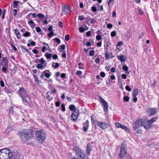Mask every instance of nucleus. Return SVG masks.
I'll use <instances>...</instances> for the list:
<instances>
[{"instance_id":"1","label":"nucleus","mask_w":159,"mask_h":159,"mask_svg":"<svg viewBox=\"0 0 159 159\" xmlns=\"http://www.w3.org/2000/svg\"><path fill=\"white\" fill-rule=\"evenodd\" d=\"M22 141L25 142L33 137L32 131L29 129H24L18 133Z\"/></svg>"},{"instance_id":"2","label":"nucleus","mask_w":159,"mask_h":159,"mask_svg":"<svg viewBox=\"0 0 159 159\" xmlns=\"http://www.w3.org/2000/svg\"><path fill=\"white\" fill-rule=\"evenodd\" d=\"M13 155L12 152L8 148L0 150V159H11Z\"/></svg>"},{"instance_id":"3","label":"nucleus","mask_w":159,"mask_h":159,"mask_svg":"<svg viewBox=\"0 0 159 159\" xmlns=\"http://www.w3.org/2000/svg\"><path fill=\"white\" fill-rule=\"evenodd\" d=\"M18 92L23 102H26L29 104L28 99L30 100V98L24 88L23 87L20 88L18 90Z\"/></svg>"},{"instance_id":"4","label":"nucleus","mask_w":159,"mask_h":159,"mask_svg":"<svg viewBox=\"0 0 159 159\" xmlns=\"http://www.w3.org/2000/svg\"><path fill=\"white\" fill-rule=\"evenodd\" d=\"M35 134L37 139L39 141H41L42 143L44 141L46 137L45 132L41 129L36 131Z\"/></svg>"},{"instance_id":"5","label":"nucleus","mask_w":159,"mask_h":159,"mask_svg":"<svg viewBox=\"0 0 159 159\" xmlns=\"http://www.w3.org/2000/svg\"><path fill=\"white\" fill-rule=\"evenodd\" d=\"M73 150L75 151V155L80 158L84 157L85 155L84 151L82 149L77 146H75L73 148Z\"/></svg>"},{"instance_id":"6","label":"nucleus","mask_w":159,"mask_h":159,"mask_svg":"<svg viewBox=\"0 0 159 159\" xmlns=\"http://www.w3.org/2000/svg\"><path fill=\"white\" fill-rule=\"evenodd\" d=\"M126 147L125 144L123 143L121 145L120 151L119 154V157L121 159H123L126 154V150H125Z\"/></svg>"},{"instance_id":"7","label":"nucleus","mask_w":159,"mask_h":159,"mask_svg":"<svg viewBox=\"0 0 159 159\" xmlns=\"http://www.w3.org/2000/svg\"><path fill=\"white\" fill-rule=\"evenodd\" d=\"M142 123H143V119H139L134 122L132 124V128L134 130L137 129L139 127L142 126Z\"/></svg>"},{"instance_id":"8","label":"nucleus","mask_w":159,"mask_h":159,"mask_svg":"<svg viewBox=\"0 0 159 159\" xmlns=\"http://www.w3.org/2000/svg\"><path fill=\"white\" fill-rule=\"evenodd\" d=\"M98 98L100 99V102L102 104V105L103 107L104 111L106 112H107L108 111V103L100 96H99Z\"/></svg>"},{"instance_id":"9","label":"nucleus","mask_w":159,"mask_h":159,"mask_svg":"<svg viewBox=\"0 0 159 159\" xmlns=\"http://www.w3.org/2000/svg\"><path fill=\"white\" fill-rule=\"evenodd\" d=\"M142 126L144 127V128L146 130H148L151 129L152 127V124L149 123L148 120H143Z\"/></svg>"},{"instance_id":"10","label":"nucleus","mask_w":159,"mask_h":159,"mask_svg":"<svg viewBox=\"0 0 159 159\" xmlns=\"http://www.w3.org/2000/svg\"><path fill=\"white\" fill-rule=\"evenodd\" d=\"M146 110L149 113V116H153L157 113V109L155 107L148 108Z\"/></svg>"},{"instance_id":"11","label":"nucleus","mask_w":159,"mask_h":159,"mask_svg":"<svg viewBox=\"0 0 159 159\" xmlns=\"http://www.w3.org/2000/svg\"><path fill=\"white\" fill-rule=\"evenodd\" d=\"M97 125L101 128L104 129H107L108 126V124L107 123L101 121H98Z\"/></svg>"},{"instance_id":"12","label":"nucleus","mask_w":159,"mask_h":159,"mask_svg":"<svg viewBox=\"0 0 159 159\" xmlns=\"http://www.w3.org/2000/svg\"><path fill=\"white\" fill-rule=\"evenodd\" d=\"M115 125L117 127L119 128H120L126 132L129 131V129L126 126L118 122L116 123Z\"/></svg>"},{"instance_id":"13","label":"nucleus","mask_w":159,"mask_h":159,"mask_svg":"<svg viewBox=\"0 0 159 159\" xmlns=\"http://www.w3.org/2000/svg\"><path fill=\"white\" fill-rule=\"evenodd\" d=\"M62 12L65 14L70 13L71 11L69 7H66V6L63 7L62 8Z\"/></svg>"},{"instance_id":"14","label":"nucleus","mask_w":159,"mask_h":159,"mask_svg":"<svg viewBox=\"0 0 159 159\" xmlns=\"http://www.w3.org/2000/svg\"><path fill=\"white\" fill-rule=\"evenodd\" d=\"M79 115V113L73 112L71 115V119L73 121L76 120Z\"/></svg>"},{"instance_id":"15","label":"nucleus","mask_w":159,"mask_h":159,"mask_svg":"<svg viewBox=\"0 0 159 159\" xmlns=\"http://www.w3.org/2000/svg\"><path fill=\"white\" fill-rule=\"evenodd\" d=\"M83 130L84 131H87L89 127V121L88 120H86V122L83 123Z\"/></svg>"},{"instance_id":"16","label":"nucleus","mask_w":159,"mask_h":159,"mask_svg":"<svg viewBox=\"0 0 159 159\" xmlns=\"http://www.w3.org/2000/svg\"><path fill=\"white\" fill-rule=\"evenodd\" d=\"M69 109L70 111H72L73 112L75 113H79V111L78 109H76L75 105L72 104L69 106Z\"/></svg>"},{"instance_id":"17","label":"nucleus","mask_w":159,"mask_h":159,"mask_svg":"<svg viewBox=\"0 0 159 159\" xmlns=\"http://www.w3.org/2000/svg\"><path fill=\"white\" fill-rule=\"evenodd\" d=\"M92 150V148L91 145L89 143H88L87 144L86 149V153L88 155H90V152Z\"/></svg>"},{"instance_id":"18","label":"nucleus","mask_w":159,"mask_h":159,"mask_svg":"<svg viewBox=\"0 0 159 159\" xmlns=\"http://www.w3.org/2000/svg\"><path fill=\"white\" fill-rule=\"evenodd\" d=\"M2 67L1 69L2 72L5 73L7 70V68L8 67V62H6L4 64H2Z\"/></svg>"},{"instance_id":"19","label":"nucleus","mask_w":159,"mask_h":159,"mask_svg":"<svg viewBox=\"0 0 159 159\" xmlns=\"http://www.w3.org/2000/svg\"><path fill=\"white\" fill-rule=\"evenodd\" d=\"M43 73L44 76L47 78H49L51 75L52 74L48 70H45L43 72Z\"/></svg>"},{"instance_id":"20","label":"nucleus","mask_w":159,"mask_h":159,"mask_svg":"<svg viewBox=\"0 0 159 159\" xmlns=\"http://www.w3.org/2000/svg\"><path fill=\"white\" fill-rule=\"evenodd\" d=\"M108 50V48H106V51L105 50V57L106 58V60H107L108 59L110 58H113V57H114V56H110L109 53L108 52H107V51Z\"/></svg>"},{"instance_id":"21","label":"nucleus","mask_w":159,"mask_h":159,"mask_svg":"<svg viewBox=\"0 0 159 159\" xmlns=\"http://www.w3.org/2000/svg\"><path fill=\"white\" fill-rule=\"evenodd\" d=\"M158 119V117L157 116H156L150 120H149V123L152 125L153 123L156 122Z\"/></svg>"},{"instance_id":"22","label":"nucleus","mask_w":159,"mask_h":159,"mask_svg":"<svg viewBox=\"0 0 159 159\" xmlns=\"http://www.w3.org/2000/svg\"><path fill=\"white\" fill-rule=\"evenodd\" d=\"M46 95V97L48 101H50L53 99V97L51 96L49 94V92H47Z\"/></svg>"},{"instance_id":"23","label":"nucleus","mask_w":159,"mask_h":159,"mask_svg":"<svg viewBox=\"0 0 159 159\" xmlns=\"http://www.w3.org/2000/svg\"><path fill=\"white\" fill-rule=\"evenodd\" d=\"M15 34L16 35L17 38L18 39H20L21 35L19 30L17 29L15 30Z\"/></svg>"},{"instance_id":"24","label":"nucleus","mask_w":159,"mask_h":159,"mask_svg":"<svg viewBox=\"0 0 159 159\" xmlns=\"http://www.w3.org/2000/svg\"><path fill=\"white\" fill-rule=\"evenodd\" d=\"M118 59L121 62L125 61H126L125 59V57L123 55L118 56Z\"/></svg>"},{"instance_id":"25","label":"nucleus","mask_w":159,"mask_h":159,"mask_svg":"<svg viewBox=\"0 0 159 159\" xmlns=\"http://www.w3.org/2000/svg\"><path fill=\"white\" fill-rule=\"evenodd\" d=\"M35 61L36 62L41 63H40L42 64H44L45 62V60L43 58H41L40 60L37 59L35 60Z\"/></svg>"},{"instance_id":"26","label":"nucleus","mask_w":159,"mask_h":159,"mask_svg":"<svg viewBox=\"0 0 159 159\" xmlns=\"http://www.w3.org/2000/svg\"><path fill=\"white\" fill-rule=\"evenodd\" d=\"M122 69L123 70L125 71V73L127 75L129 74V72L128 71V68L126 66L123 65L122 67Z\"/></svg>"},{"instance_id":"27","label":"nucleus","mask_w":159,"mask_h":159,"mask_svg":"<svg viewBox=\"0 0 159 159\" xmlns=\"http://www.w3.org/2000/svg\"><path fill=\"white\" fill-rule=\"evenodd\" d=\"M46 65L47 63H46L45 65H43V64L39 63L37 64L36 67L38 69H43V68H45Z\"/></svg>"},{"instance_id":"28","label":"nucleus","mask_w":159,"mask_h":159,"mask_svg":"<svg viewBox=\"0 0 159 159\" xmlns=\"http://www.w3.org/2000/svg\"><path fill=\"white\" fill-rule=\"evenodd\" d=\"M20 2L18 1H14L13 2V7L14 8H17V7L19 3H20ZM21 4L23 3L22 2H20Z\"/></svg>"},{"instance_id":"29","label":"nucleus","mask_w":159,"mask_h":159,"mask_svg":"<svg viewBox=\"0 0 159 159\" xmlns=\"http://www.w3.org/2000/svg\"><path fill=\"white\" fill-rule=\"evenodd\" d=\"M28 23L29 25H30L31 26L32 28L34 27L35 25L34 21L31 20L28 21Z\"/></svg>"},{"instance_id":"30","label":"nucleus","mask_w":159,"mask_h":159,"mask_svg":"<svg viewBox=\"0 0 159 159\" xmlns=\"http://www.w3.org/2000/svg\"><path fill=\"white\" fill-rule=\"evenodd\" d=\"M59 66V64L58 63L53 62L52 64V67L56 68H58Z\"/></svg>"},{"instance_id":"31","label":"nucleus","mask_w":159,"mask_h":159,"mask_svg":"<svg viewBox=\"0 0 159 159\" xmlns=\"http://www.w3.org/2000/svg\"><path fill=\"white\" fill-rule=\"evenodd\" d=\"M37 16L41 20H43L44 17V15L42 13L38 14L37 15Z\"/></svg>"},{"instance_id":"32","label":"nucleus","mask_w":159,"mask_h":159,"mask_svg":"<svg viewBox=\"0 0 159 159\" xmlns=\"http://www.w3.org/2000/svg\"><path fill=\"white\" fill-rule=\"evenodd\" d=\"M88 20H90V23L92 24H94L96 22V21L95 19H94L93 18H89Z\"/></svg>"},{"instance_id":"33","label":"nucleus","mask_w":159,"mask_h":159,"mask_svg":"<svg viewBox=\"0 0 159 159\" xmlns=\"http://www.w3.org/2000/svg\"><path fill=\"white\" fill-rule=\"evenodd\" d=\"M45 56L46 57L47 59L51 58V57L52 56L51 54L46 53L45 54Z\"/></svg>"},{"instance_id":"34","label":"nucleus","mask_w":159,"mask_h":159,"mask_svg":"<svg viewBox=\"0 0 159 159\" xmlns=\"http://www.w3.org/2000/svg\"><path fill=\"white\" fill-rule=\"evenodd\" d=\"M31 15H32L33 17L34 18H36L37 17V15L35 13H30L27 16L26 18H29V16H30Z\"/></svg>"},{"instance_id":"35","label":"nucleus","mask_w":159,"mask_h":159,"mask_svg":"<svg viewBox=\"0 0 159 159\" xmlns=\"http://www.w3.org/2000/svg\"><path fill=\"white\" fill-rule=\"evenodd\" d=\"M22 36L25 37L30 36V33L29 32L26 31L25 33L22 34Z\"/></svg>"},{"instance_id":"36","label":"nucleus","mask_w":159,"mask_h":159,"mask_svg":"<svg viewBox=\"0 0 159 159\" xmlns=\"http://www.w3.org/2000/svg\"><path fill=\"white\" fill-rule=\"evenodd\" d=\"M139 93V92L138 89H135L134 90V91L133 96H136L137 95H138Z\"/></svg>"},{"instance_id":"37","label":"nucleus","mask_w":159,"mask_h":159,"mask_svg":"<svg viewBox=\"0 0 159 159\" xmlns=\"http://www.w3.org/2000/svg\"><path fill=\"white\" fill-rule=\"evenodd\" d=\"M129 98L127 96H125L123 98V100L124 101H125V102H129Z\"/></svg>"},{"instance_id":"38","label":"nucleus","mask_w":159,"mask_h":159,"mask_svg":"<svg viewBox=\"0 0 159 159\" xmlns=\"http://www.w3.org/2000/svg\"><path fill=\"white\" fill-rule=\"evenodd\" d=\"M10 44L12 48H13L14 50L15 51H17V48L15 47V46L11 43V42H10Z\"/></svg>"},{"instance_id":"39","label":"nucleus","mask_w":159,"mask_h":159,"mask_svg":"<svg viewBox=\"0 0 159 159\" xmlns=\"http://www.w3.org/2000/svg\"><path fill=\"white\" fill-rule=\"evenodd\" d=\"M138 10L139 14L140 15H143V12L141 8L138 7Z\"/></svg>"},{"instance_id":"40","label":"nucleus","mask_w":159,"mask_h":159,"mask_svg":"<svg viewBox=\"0 0 159 159\" xmlns=\"http://www.w3.org/2000/svg\"><path fill=\"white\" fill-rule=\"evenodd\" d=\"M53 40L55 42H57L58 44L61 43L60 40L58 38H56L53 39Z\"/></svg>"},{"instance_id":"41","label":"nucleus","mask_w":159,"mask_h":159,"mask_svg":"<svg viewBox=\"0 0 159 159\" xmlns=\"http://www.w3.org/2000/svg\"><path fill=\"white\" fill-rule=\"evenodd\" d=\"M79 68L80 69H84V68L83 66V64L81 63L80 62L79 63Z\"/></svg>"},{"instance_id":"42","label":"nucleus","mask_w":159,"mask_h":159,"mask_svg":"<svg viewBox=\"0 0 159 159\" xmlns=\"http://www.w3.org/2000/svg\"><path fill=\"white\" fill-rule=\"evenodd\" d=\"M111 36L112 37H114L116 35V33L115 31H112L111 33Z\"/></svg>"},{"instance_id":"43","label":"nucleus","mask_w":159,"mask_h":159,"mask_svg":"<svg viewBox=\"0 0 159 159\" xmlns=\"http://www.w3.org/2000/svg\"><path fill=\"white\" fill-rule=\"evenodd\" d=\"M79 31L81 33L84 32L85 31V29L82 27H80L79 28Z\"/></svg>"},{"instance_id":"44","label":"nucleus","mask_w":159,"mask_h":159,"mask_svg":"<svg viewBox=\"0 0 159 159\" xmlns=\"http://www.w3.org/2000/svg\"><path fill=\"white\" fill-rule=\"evenodd\" d=\"M125 88L129 92L131 90V88L128 85H127L125 86Z\"/></svg>"},{"instance_id":"45","label":"nucleus","mask_w":159,"mask_h":159,"mask_svg":"<svg viewBox=\"0 0 159 159\" xmlns=\"http://www.w3.org/2000/svg\"><path fill=\"white\" fill-rule=\"evenodd\" d=\"M61 110L62 111H65L66 110L64 104H62L61 105Z\"/></svg>"},{"instance_id":"46","label":"nucleus","mask_w":159,"mask_h":159,"mask_svg":"<svg viewBox=\"0 0 159 159\" xmlns=\"http://www.w3.org/2000/svg\"><path fill=\"white\" fill-rule=\"evenodd\" d=\"M96 39L97 40L99 41L102 39V37L100 35L98 34L96 36Z\"/></svg>"},{"instance_id":"47","label":"nucleus","mask_w":159,"mask_h":159,"mask_svg":"<svg viewBox=\"0 0 159 159\" xmlns=\"http://www.w3.org/2000/svg\"><path fill=\"white\" fill-rule=\"evenodd\" d=\"M94 50H91L89 53V55L90 56H92L94 55Z\"/></svg>"},{"instance_id":"48","label":"nucleus","mask_w":159,"mask_h":159,"mask_svg":"<svg viewBox=\"0 0 159 159\" xmlns=\"http://www.w3.org/2000/svg\"><path fill=\"white\" fill-rule=\"evenodd\" d=\"M4 89L5 90V92L8 93H11V91L8 89V88L7 87H5L4 88Z\"/></svg>"},{"instance_id":"49","label":"nucleus","mask_w":159,"mask_h":159,"mask_svg":"<svg viewBox=\"0 0 159 159\" xmlns=\"http://www.w3.org/2000/svg\"><path fill=\"white\" fill-rule=\"evenodd\" d=\"M94 119L95 116L93 115H92L91 116V121L92 123L94 124L95 123V120Z\"/></svg>"},{"instance_id":"50","label":"nucleus","mask_w":159,"mask_h":159,"mask_svg":"<svg viewBox=\"0 0 159 159\" xmlns=\"http://www.w3.org/2000/svg\"><path fill=\"white\" fill-rule=\"evenodd\" d=\"M111 67V65L106 66H105V69H106V70L107 71H108L109 70Z\"/></svg>"},{"instance_id":"51","label":"nucleus","mask_w":159,"mask_h":159,"mask_svg":"<svg viewBox=\"0 0 159 159\" xmlns=\"http://www.w3.org/2000/svg\"><path fill=\"white\" fill-rule=\"evenodd\" d=\"M91 9L93 12H95L97 11V9L95 6H93L91 7Z\"/></svg>"},{"instance_id":"52","label":"nucleus","mask_w":159,"mask_h":159,"mask_svg":"<svg viewBox=\"0 0 159 159\" xmlns=\"http://www.w3.org/2000/svg\"><path fill=\"white\" fill-rule=\"evenodd\" d=\"M36 30L37 32L39 33L41 31V29L39 27H37L36 28Z\"/></svg>"},{"instance_id":"53","label":"nucleus","mask_w":159,"mask_h":159,"mask_svg":"<svg viewBox=\"0 0 159 159\" xmlns=\"http://www.w3.org/2000/svg\"><path fill=\"white\" fill-rule=\"evenodd\" d=\"M53 34H54V33H53V31H51L48 34V36L49 37H51L53 35Z\"/></svg>"},{"instance_id":"54","label":"nucleus","mask_w":159,"mask_h":159,"mask_svg":"<svg viewBox=\"0 0 159 159\" xmlns=\"http://www.w3.org/2000/svg\"><path fill=\"white\" fill-rule=\"evenodd\" d=\"M33 76L34 77L35 81H36L37 83H38L39 82V80L38 77L35 75H34Z\"/></svg>"},{"instance_id":"55","label":"nucleus","mask_w":159,"mask_h":159,"mask_svg":"<svg viewBox=\"0 0 159 159\" xmlns=\"http://www.w3.org/2000/svg\"><path fill=\"white\" fill-rule=\"evenodd\" d=\"M100 75L102 77H104L105 76V74L103 72H101L100 73Z\"/></svg>"},{"instance_id":"56","label":"nucleus","mask_w":159,"mask_h":159,"mask_svg":"<svg viewBox=\"0 0 159 159\" xmlns=\"http://www.w3.org/2000/svg\"><path fill=\"white\" fill-rule=\"evenodd\" d=\"M112 25L111 24H108L107 25V28L111 29L112 28Z\"/></svg>"},{"instance_id":"57","label":"nucleus","mask_w":159,"mask_h":159,"mask_svg":"<svg viewBox=\"0 0 159 159\" xmlns=\"http://www.w3.org/2000/svg\"><path fill=\"white\" fill-rule=\"evenodd\" d=\"M65 40L66 41H68L69 39V36L68 34H67L65 36Z\"/></svg>"},{"instance_id":"58","label":"nucleus","mask_w":159,"mask_h":159,"mask_svg":"<svg viewBox=\"0 0 159 159\" xmlns=\"http://www.w3.org/2000/svg\"><path fill=\"white\" fill-rule=\"evenodd\" d=\"M82 74V72L81 71H77L76 72V74L79 76L81 75Z\"/></svg>"},{"instance_id":"59","label":"nucleus","mask_w":159,"mask_h":159,"mask_svg":"<svg viewBox=\"0 0 159 159\" xmlns=\"http://www.w3.org/2000/svg\"><path fill=\"white\" fill-rule=\"evenodd\" d=\"M123 45V42L122 41H119L117 43V45L118 46H122Z\"/></svg>"},{"instance_id":"60","label":"nucleus","mask_w":159,"mask_h":159,"mask_svg":"<svg viewBox=\"0 0 159 159\" xmlns=\"http://www.w3.org/2000/svg\"><path fill=\"white\" fill-rule=\"evenodd\" d=\"M56 106L57 107H58L59 106L60 104V102L59 101L56 102H55Z\"/></svg>"},{"instance_id":"61","label":"nucleus","mask_w":159,"mask_h":159,"mask_svg":"<svg viewBox=\"0 0 159 159\" xmlns=\"http://www.w3.org/2000/svg\"><path fill=\"white\" fill-rule=\"evenodd\" d=\"M17 10L15 9L13 10V15L14 16H16L17 14Z\"/></svg>"},{"instance_id":"62","label":"nucleus","mask_w":159,"mask_h":159,"mask_svg":"<svg viewBox=\"0 0 159 159\" xmlns=\"http://www.w3.org/2000/svg\"><path fill=\"white\" fill-rule=\"evenodd\" d=\"M133 97H134L133 101L134 102H135L137 101L138 98L136 97V96H133Z\"/></svg>"},{"instance_id":"63","label":"nucleus","mask_w":159,"mask_h":159,"mask_svg":"<svg viewBox=\"0 0 159 159\" xmlns=\"http://www.w3.org/2000/svg\"><path fill=\"white\" fill-rule=\"evenodd\" d=\"M30 45L32 46H34L36 45V43L34 41H31L30 43Z\"/></svg>"},{"instance_id":"64","label":"nucleus","mask_w":159,"mask_h":159,"mask_svg":"<svg viewBox=\"0 0 159 159\" xmlns=\"http://www.w3.org/2000/svg\"><path fill=\"white\" fill-rule=\"evenodd\" d=\"M126 159H132L131 157L129 154H127L126 156Z\"/></svg>"}]
</instances>
